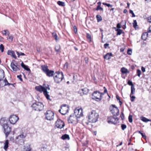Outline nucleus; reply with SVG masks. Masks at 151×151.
Instances as JSON below:
<instances>
[{
    "instance_id": "obj_12",
    "label": "nucleus",
    "mask_w": 151,
    "mask_h": 151,
    "mask_svg": "<svg viewBox=\"0 0 151 151\" xmlns=\"http://www.w3.org/2000/svg\"><path fill=\"white\" fill-rule=\"evenodd\" d=\"M118 119L114 116H110L108 118V122L112 124H115L118 122Z\"/></svg>"
},
{
    "instance_id": "obj_35",
    "label": "nucleus",
    "mask_w": 151,
    "mask_h": 151,
    "mask_svg": "<svg viewBox=\"0 0 151 151\" xmlns=\"http://www.w3.org/2000/svg\"><path fill=\"white\" fill-rule=\"evenodd\" d=\"M104 91L103 92L101 93L100 92V94H101V98H102V95L104 94L105 93H107V91L106 88L105 87H104Z\"/></svg>"
},
{
    "instance_id": "obj_23",
    "label": "nucleus",
    "mask_w": 151,
    "mask_h": 151,
    "mask_svg": "<svg viewBox=\"0 0 151 151\" xmlns=\"http://www.w3.org/2000/svg\"><path fill=\"white\" fill-rule=\"evenodd\" d=\"M4 77V71L2 70H0V79H3Z\"/></svg>"
},
{
    "instance_id": "obj_11",
    "label": "nucleus",
    "mask_w": 151,
    "mask_h": 151,
    "mask_svg": "<svg viewBox=\"0 0 151 151\" xmlns=\"http://www.w3.org/2000/svg\"><path fill=\"white\" fill-rule=\"evenodd\" d=\"M46 118L48 120H51L53 119L54 113L50 110L47 111L45 114Z\"/></svg>"
},
{
    "instance_id": "obj_31",
    "label": "nucleus",
    "mask_w": 151,
    "mask_h": 151,
    "mask_svg": "<svg viewBox=\"0 0 151 151\" xmlns=\"http://www.w3.org/2000/svg\"><path fill=\"white\" fill-rule=\"evenodd\" d=\"M2 34L3 35H9V33L7 30H4L2 31Z\"/></svg>"
},
{
    "instance_id": "obj_33",
    "label": "nucleus",
    "mask_w": 151,
    "mask_h": 151,
    "mask_svg": "<svg viewBox=\"0 0 151 151\" xmlns=\"http://www.w3.org/2000/svg\"><path fill=\"white\" fill-rule=\"evenodd\" d=\"M55 50L56 51L59 52L60 50V45H58L55 46Z\"/></svg>"
},
{
    "instance_id": "obj_22",
    "label": "nucleus",
    "mask_w": 151,
    "mask_h": 151,
    "mask_svg": "<svg viewBox=\"0 0 151 151\" xmlns=\"http://www.w3.org/2000/svg\"><path fill=\"white\" fill-rule=\"evenodd\" d=\"M112 54L111 53H107L104 56V58L105 59L109 60L111 58V57L112 56Z\"/></svg>"
},
{
    "instance_id": "obj_7",
    "label": "nucleus",
    "mask_w": 151,
    "mask_h": 151,
    "mask_svg": "<svg viewBox=\"0 0 151 151\" xmlns=\"http://www.w3.org/2000/svg\"><path fill=\"white\" fill-rule=\"evenodd\" d=\"M101 95L99 91H94L92 94V99L96 101H100L102 99V98H101Z\"/></svg>"
},
{
    "instance_id": "obj_4",
    "label": "nucleus",
    "mask_w": 151,
    "mask_h": 151,
    "mask_svg": "<svg viewBox=\"0 0 151 151\" xmlns=\"http://www.w3.org/2000/svg\"><path fill=\"white\" fill-rule=\"evenodd\" d=\"M26 136V134H23L19 135L14 140V142L19 145L23 144L24 143V139L25 138Z\"/></svg>"
},
{
    "instance_id": "obj_29",
    "label": "nucleus",
    "mask_w": 151,
    "mask_h": 151,
    "mask_svg": "<svg viewBox=\"0 0 151 151\" xmlns=\"http://www.w3.org/2000/svg\"><path fill=\"white\" fill-rule=\"evenodd\" d=\"M140 118H141V120L142 121H143V122H147L150 121V119H147V118H146L142 116L140 117Z\"/></svg>"
},
{
    "instance_id": "obj_37",
    "label": "nucleus",
    "mask_w": 151,
    "mask_h": 151,
    "mask_svg": "<svg viewBox=\"0 0 151 151\" xmlns=\"http://www.w3.org/2000/svg\"><path fill=\"white\" fill-rule=\"evenodd\" d=\"M135 89L134 88V86H131V95L132 94H133L135 92Z\"/></svg>"
},
{
    "instance_id": "obj_61",
    "label": "nucleus",
    "mask_w": 151,
    "mask_h": 151,
    "mask_svg": "<svg viewBox=\"0 0 151 151\" xmlns=\"http://www.w3.org/2000/svg\"><path fill=\"white\" fill-rule=\"evenodd\" d=\"M68 62H66L64 65V68H68Z\"/></svg>"
},
{
    "instance_id": "obj_18",
    "label": "nucleus",
    "mask_w": 151,
    "mask_h": 151,
    "mask_svg": "<svg viewBox=\"0 0 151 151\" xmlns=\"http://www.w3.org/2000/svg\"><path fill=\"white\" fill-rule=\"evenodd\" d=\"M54 72L53 70H49L45 73L46 76L49 77H52L54 75Z\"/></svg>"
},
{
    "instance_id": "obj_56",
    "label": "nucleus",
    "mask_w": 151,
    "mask_h": 151,
    "mask_svg": "<svg viewBox=\"0 0 151 151\" xmlns=\"http://www.w3.org/2000/svg\"><path fill=\"white\" fill-rule=\"evenodd\" d=\"M109 44L108 43H106L104 45V47L105 48H106L107 47L109 48Z\"/></svg>"
},
{
    "instance_id": "obj_49",
    "label": "nucleus",
    "mask_w": 151,
    "mask_h": 151,
    "mask_svg": "<svg viewBox=\"0 0 151 151\" xmlns=\"http://www.w3.org/2000/svg\"><path fill=\"white\" fill-rule=\"evenodd\" d=\"M132 53V50L131 49H128L127 51V54L129 55H131Z\"/></svg>"
},
{
    "instance_id": "obj_16",
    "label": "nucleus",
    "mask_w": 151,
    "mask_h": 151,
    "mask_svg": "<svg viewBox=\"0 0 151 151\" xmlns=\"http://www.w3.org/2000/svg\"><path fill=\"white\" fill-rule=\"evenodd\" d=\"M11 67L12 70V71L16 72L20 70L21 67L20 65L16 66L14 64V62H11Z\"/></svg>"
},
{
    "instance_id": "obj_20",
    "label": "nucleus",
    "mask_w": 151,
    "mask_h": 151,
    "mask_svg": "<svg viewBox=\"0 0 151 151\" xmlns=\"http://www.w3.org/2000/svg\"><path fill=\"white\" fill-rule=\"evenodd\" d=\"M21 66L25 70L28 71L29 73L31 72V70L30 69L28 68V67L26 65H24L23 63L22 62L21 63Z\"/></svg>"
},
{
    "instance_id": "obj_27",
    "label": "nucleus",
    "mask_w": 151,
    "mask_h": 151,
    "mask_svg": "<svg viewBox=\"0 0 151 151\" xmlns=\"http://www.w3.org/2000/svg\"><path fill=\"white\" fill-rule=\"evenodd\" d=\"M9 141L8 140H6L5 142L4 143V149L5 150H6L8 147Z\"/></svg>"
},
{
    "instance_id": "obj_63",
    "label": "nucleus",
    "mask_w": 151,
    "mask_h": 151,
    "mask_svg": "<svg viewBox=\"0 0 151 151\" xmlns=\"http://www.w3.org/2000/svg\"><path fill=\"white\" fill-rule=\"evenodd\" d=\"M45 88L47 90V89L49 90H50V86L49 85H47V86H45Z\"/></svg>"
},
{
    "instance_id": "obj_19",
    "label": "nucleus",
    "mask_w": 151,
    "mask_h": 151,
    "mask_svg": "<svg viewBox=\"0 0 151 151\" xmlns=\"http://www.w3.org/2000/svg\"><path fill=\"white\" fill-rule=\"evenodd\" d=\"M7 54L8 55H10L15 59H17V57L15 55V52L13 51L10 50H8Z\"/></svg>"
},
{
    "instance_id": "obj_42",
    "label": "nucleus",
    "mask_w": 151,
    "mask_h": 151,
    "mask_svg": "<svg viewBox=\"0 0 151 151\" xmlns=\"http://www.w3.org/2000/svg\"><path fill=\"white\" fill-rule=\"evenodd\" d=\"M86 37L87 38L91 41V37L89 33H87Z\"/></svg>"
},
{
    "instance_id": "obj_52",
    "label": "nucleus",
    "mask_w": 151,
    "mask_h": 151,
    "mask_svg": "<svg viewBox=\"0 0 151 151\" xmlns=\"http://www.w3.org/2000/svg\"><path fill=\"white\" fill-rule=\"evenodd\" d=\"M116 99L117 100H119V103L120 104H122V102L120 101L119 96L118 95L116 96Z\"/></svg>"
},
{
    "instance_id": "obj_43",
    "label": "nucleus",
    "mask_w": 151,
    "mask_h": 151,
    "mask_svg": "<svg viewBox=\"0 0 151 151\" xmlns=\"http://www.w3.org/2000/svg\"><path fill=\"white\" fill-rule=\"evenodd\" d=\"M4 47L3 44H1L0 45V50H1V52H3L4 51Z\"/></svg>"
},
{
    "instance_id": "obj_2",
    "label": "nucleus",
    "mask_w": 151,
    "mask_h": 151,
    "mask_svg": "<svg viewBox=\"0 0 151 151\" xmlns=\"http://www.w3.org/2000/svg\"><path fill=\"white\" fill-rule=\"evenodd\" d=\"M35 89L37 91H39L41 93L43 92V94L46 98L47 99H50V96L48 94V92L47 91V89L45 87L40 85L39 86H36L35 87Z\"/></svg>"
},
{
    "instance_id": "obj_5",
    "label": "nucleus",
    "mask_w": 151,
    "mask_h": 151,
    "mask_svg": "<svg viewBox=\"0 0 151 151\" xmlns=\"http://www.w3.org/2000/svg\"><path fill=\"white\" fill-rule=\"evenodd\" d=\"M110 109L114 116H116L119 115V110L114 104L111 105L110 107Z\"/></svg>"
},
{
    "instance_id": "obj_51",
    "label": "nucleus",
    "mask_w": 151,
    "mask_h": 151,
    "mask_svg": "<svg viewBox=\"0 0 151 151\" xmlns=\"http://www.w3.org/2000/svg\"><path fill=\"white\" fill-rule=\"evenodd\" d=\"M129 13L132 14V17H134L135 16L134 13L133 12V11L131 9L129 10Z\"/></svg>"
},
{
    "instance_id": "obj_17",
    "label": "nucleus",
    "mask_w": 151,
    "mask_h": 151,
    "mask_svg": "<svg viewBox=\"0 0 151 151\" xmlns=\"http://www.w3.org/2000/svg\"><path fill=\"white\" fill-rule=\"evenodd\" d=\"M89 91V90L86 88L81 89L79 90V93L81 94V96L86 94Z\"/></svg>"
},
{
    "instance_id": "obj_59",
    "label": "nucleus",
    "mask_w": 151,
    "mask_h": 151,
    "mask_svg": "<svg viewBox=\"0 0 151 151\" xmlns=\"http://www.w3.org/2000/svg\"><path fill=\"white\" fill-rule=\"evenodd\" d=\"M9 39L11 41H12L13 40V36L12 35H9Z\"/></svg>"
},
{
    "instance_id": "obj_15",
    "label": "nucleus",
    "mask_w": 151,
    "mask_h": 151,
    "mask_svg": "<svg viewBox=\"0 0 151 151\" xmlns=\"http://www.w3.org/2000/svg\"><path fill=\"white\" fill-rule=\"evenodd\" d=\"M55 124L57 128L60 129L63 127L65 125L64 123L60 119L58 120L56 122Z\"/></svg>"
},
{
    "instance_id": "obj_44",
    "label": "nucleus",
    "mask_w": 151,
    "mask_h": 151,
    "mask_svg": "<svg viewBox=\"0 0 151 151\" xmlns=\"http://www.w3.org/2000/svg\"><path fill=\"white\" fill-rule=\"evenodd\" d=\"M17 52V54L18 55V57H19V56L20 55L24 56V55H25V54H24L23 53H22V52Z\"/></svg>"
},
{
    "instance_id": "obj_10",
    "label": "nucleus",
    "mask_w": 151,
    "mask_h": 151,
    "mask_svg": "<svg viewBox=\"0 0 151 151\" xmlns=\"http://www.w3.org/2000/svg\"><path fill=\"white\" fill-rule=\"evenodd\" d=\"M3 127L4 129V133L6 136V139H7L11 132V128L8 126L7 124L5 123L3 124Z\"/></svg>"
},
{
    "instance_id": "obj_8",
    "label": "nucleus",
    "mask_w": 151,
    "mask_h": 151,
    "mask_svg": "<svg viewBox=\"0 0 151 151\" xmlns=\"http://www.w3.org/2000/svg\"><path fill=\"white\" fill-rule=\"evenodd\" d=\"M75 116L79 119L81 117L83 116V110L81 108L78 107L76 108L74 111Z\"/></svg>"
},
{
    "instance_id": "obj_3",
    "label": "nucleus",
    "mask_w": 151,
    "mask_h": 151,
    "mask_svg": "<svg viewBox=\"0 0 151 151\" xmlns=\"http://www.w3.org/2000/svg\"><path fill=\"white\" fill-rule=\"evenodd\" d=\"M56 73L57 75L53 77L54 81L56 83H59L61 82L64 78V75L62 72H56L55 74Z\"/></svg>"
},
{
    "instance_id": "obj_32",
    "label": "nucleus",
    "mask_w": 151,
    "mask_h": 151,
    "mask_svg": "<svg viewBox=\"0 0 151 151\" xmlns=\"http://www.w3.org/2000/svg\"><path fill=\"white\" fill-rule=\"evenodd\" d=\"M116 31L117 32V35H120L122 33H124L120 29H116Z\"/></svg>"
},
{
    "instance_id": "obj_58",
    "label": "nucleus",
    "mask_w": 151,
    "mask_h": 151,
    "mask_svg": "<svg viewBox=\"0 0 151 151\" xmlns=\"http://www.w3.org/2000/svg\"><path fill=\"white\" fill-rule=\"evenodd\" d=\"M12 62H14V64L16 66H17L18 65H19L16 62L15 60H13Z\"/></svg>"
},
{
    "instance_id": "obj_47",
    "label": "nucleus",
    "mask_w": 151,
    "mask_h": 151,
    "mask_svg": "<svg viewBox=\"0 0 151 151\" xmlns=\"http://www.w3.org/2000/svg\"><path fill=\"white\" fill-rule=\"evenodd\" d=\"M102 4L104 5H106V6H107L109 7H112V5L110 4H107V3H105V2H103L102 3Z\"/></svg>"
},
{
    "instance_id": "obj_48",
    "label": "nucleus",
    "mask_w": 151,
    "mask_h": 151,
    "mask_svg": "<svg viewBox=\"0 0 151 151\" xmlns=\"http://www.w3.org/2000/svg\"><path fill=\"white\" fill-rule=\"evenodd\" d=\"M122 129L124 130L127 127V126L124 124H122L121 126Z\"/></svg>"
},
{
    "instance_id": "obj_46",
    "label": "nucleus",
    "mask_w": 151,
    "mask_h": 151,
    "mask_svg": "<svg viewBox=\"0 0 151 151\" xmlns=\"http://www.w3.org/2000/svg\"><path fill=\"white\" fill-rule=\"evenodd\" d=\"M133 27L135 28L136 27H137V23L136 20H134L133 21Z\"/></svg>"
},
{
    "instance_id": "obj_36",
    "label": "nucleus",
    "mask_w": 151,
    "mask_h": 151,
    "mask_svg": "<svg viewBox=\"0 0 151 151\" xmlns=\"http://www.w3.org/2000/svg\"><path fill=\"white\" fill-rule=\"evenodd\" d=\"M52 36L55 38L56 41L58 40L57 35L56 33L53 32L52 33Z\"/></svg>"
},
{
    "instance_id": "obj_50",
    "label": "nucleus",
    "mask_w": 151,
    "mask_h": 151,
    "mask_svg": "<svg viewBox=\"0 0 151 151\" xmlns=\"http://www.w3.org/2000/svg\"><path fill=\"white\" fill-rule=\"evenodd\" d=\"M137 76L139 77H140V75L141 74V70H139V69H138L137 70Z\"/></svg>"
},
{
    "instance_id": "obj_53",
    "label": "nucleus",
    "mask_w": 151,
    "mask_h": 151,
    "mask_svg": "<svg viewBox=\"0 0 151 151\" xmlns=\"http://www.w3.org/2000/svg\"><path fill=\"white\" fill-rule=\"evenodd\" d=\"M17 78H18L21 81H22L23 80L22 78V75H21L17 76Z\"/></svg>"
},
{
    "instance_id": "obj_9",
    "label": "nucleus",
    "mask_w": 151,
    "mask_h": 151,
    "mask_svg": "<svg viewBox=\"0 0 151 151\" xmlns=\"http://www.w3.org/2000/svg\"><path fill=\"white\" fill-rule=\"evenodd\" d=\"M79 121V119L74 115H70L69 118L68 119V121L69 123L76 124Z\"/></svg>"
},
{
    "instance_id": "obj_62",
    "label": "nucleus",
    "mask_w": 151,
    "mask_h": 151,
    "mask_svg": "<svg viewBox=\"0 0 151 151\" xmlns=\"http://www.w3.org/2000/svg\"><path fill=\"white\" fill-rule=\"evenodd\" d=\"M141 70L143 72H144L145 71V69L144 67H142Z\"/></svg>"
},
{
    "instance_id": "obj_13",
    "label": "nucleus",
    "mask_w": 151,
    "mask_h": 151,
    "mask_svg": "<svg viewBox=\"0 0 151 151\" xmlns=\"http://www.w3.org/2000/svg\"><path fill=\"white\" fill-rule=\"evenodd\" d=\"M19 119V117L15 115H13L10 116L9 119V121L11 124H14Z\"/></svg>"
},
{
    "instance_id": "obj_41",
    "label": "nucleus",
    "mask_w": 151,
    "mask_h": 151,
    "mask_svg": "<svg viewBox=\"0 0 151 151\" xmlns=\"http://www.w3.org/2000/svg\"><path fill=\"white\" fill-rule=\"evenodd\" d=\"M100 6H97V8L96 9V11L100 10L101 11H103V8H102Z\"/></svg>"
},
{
    "instance_id": "obj_40",
    "label": "nucleus",
    "mask_w": 151,
    "mask_h": 151,
    "mask_svg": "<svg viewBox=\"0 0 151 151\" xmlns=\"http://www.w3.org/2000/svg\"><path fill=\"white\" fill-rule=\"evenodd\" d=\"M6 120L5 118H1L0 120V123L1 124H4Z\"/></svg>"
},
{
    "instance_id": "obj_21",
    "label": "nucleus",
    "mask_w": 151,
    "mask_h": 151,
    "mask_svg": "<svg viewBox=\"0 0 151 151\" xmlns=\"http://www.w3.org/2000/svg\"><path fill=\"white\" fill-rule=\"evenodd\" d=\"M42 70L43 72L45 73L47 72L49 69L48 68V67L47 65H42L41 66Z\"/></svg>"
},
{
    "instance_id": "obj_30",
    "label": "nucleus",
    "mask_w": 151,
    "mask_h": 151,
    "mask_svg": "<svg viewBox=\"0 0 151 151\" xmlns=\"http://www.w3.org/2000/svg\"><path fill=\"white\" fill-rule=\"evenodd\" d=\"M4 86L6 85H13V84H11L8 83L7 80H6V78L4 80Z\"/></svg>"
},
{
    "instance_id": "obj_6",
    "label": "nucleus",
    "mask_w": 151,
    "mask_h": 151,
    "mask_svg": "<svg viewBox=\"0 0 151 151\" xmlns=\"http://www.w3.org/2000/svg\"><path fill=\"white\" fill-rule=\"evenodd\" d=\"M69 106L67 104H63L60 106V109L59 111L62 115H65L68 112L69 109Z\"/></svg>"
},
{
    "instance_id": "obj_60",
    "label": "nucleus",
    "mask_w": 151,
    "mask_h": 151,
    "mask_svg": "<svg viewBox=\"0 0 151 151\" xmlns=\"http://www.w3.org/2000/svg\"><path fill=\"white\" fill-rule=\"evenodd\" d=\"M116 27L118 28L117 29H119L121 28V26L119 23L117 24L116 25Z\"/></svg>"
},
{
    "instance_id": "obj_39",
    "label": "nucleus",
    "mask_w": 151,
    "mask_h": 151,
    "mask_svg": "<svg viewBox=\"0 0 151 151\" xmlns=\"http://www.w3.org/2000/svg\"><path fill=\"white\" fill-rule=\"evenodd\" d=\"M129 121V122L132 123L133 121L132 116L129 115L128 117Z\"/></svg>"
},
{
    "instance_id": "obj_24",
    "label": "nucleus",
    "mask_w": 151,
    "mask_h": 151,
    "mask_svg": "<svg viewBox=\"0 0 151 151\" xmlns=\"http://www.w3.org/2000/svg\"><path fill=\"white\" fill-rule=\"evenodd\" d=\"M61 138L63 140L68 139L69 140L70 139V137L68 135L65 134L62 136Z\"/></svg>"
},
{
    "instance_id": "obj_14",
    "label": "nucleus",
    "mask_w": 151,
    "mask_h": 151,
    "mask_svg": "<svg viewBox=\"0 0 151 151\" xmlns=\"http://www.w3.org/2000/svg\"><path fill=\"white\" fill-rule=\"evenodd\" d=\"M31 106L35 111H40L43 109V104H32Z\"/></svg>"
},
{
    "instance_id": "obj_34",
    "label": "nucleus",
    "mask_w": 151,
    "mask_h": 151,
    "mask_svg": "<svg viewBox=\"0 0 151 151\" xmlns=\"http://www.w3.org/2000/svg\"><path fill=\"white\" fill-rule=\"evenodd\" d=\"M57 4L61 6H65V3L60 1H58L57 2Z\"/></svg>"
},
{
    "instance_id": "obj_55",
    "label": "nucleus",
    "mask_w": 151,
    "mask_h": 151,
    "mask_svg": "<svg viewBox=\"0 0 151 151\" xmlns=\"http://www.w3.org/2000/svg\"><path fill=\"white\" fill-rule=\"evenodd\" d=\"M73 29L74 30V31L75 33L76 34L77 32V27L76 26H75L73 27Z\"/></svg>"
},
{
    "instance_id": "obj_38",
    "label": "nucleus",
    "mask_w": 151,
    "mask_h": 151,
    "mask_svg": "<svg viewBox=\"0 0 151 151\" xmlns=\"http://www.w3.org/2000/svg\"><path fill=\"white\" fill-rule=\"evenodd\" d=\"M4 86V81L3 79H0V88Z\"/></svg>"
},
{
    "instance_id": "obj_26",
    "label": "nucleus",
    "mask_w": 151,
    "mask_h": 151,
    "mask_svg": "<svg viewBox=\"0 0 151 151\" xmlns=\"http://www.w3.org/2000/svg\"><path fill=\"white\" fill-rule=\"evenodd\" d=\"M148 34L147 32H145L143 33L141 36L142 39L144 40H146Z\"/></svg>"
},
{
    "instance_id": "obj_1",
    "label": "nucleus",
    "mask_w": 151,
    "mask_h": 151,
    "mask_svg": "<svg viewBox=\"0 0 151 151\" xmlns=\"http://www.w3.org/2000/svg\"><path fill=\"white\" fill-rule=\"evenodd\" d=\"M99 114L95 111H92L88 114V121L91 123H95L98 121Z\"/></svg>"
},
{
    "instance_id": "obj_45",
    "label": "nucleus",
    "mask_w": 151,
    "mask_h": 151,
    "mask_svg": "<svg viewBox=\"0 0 151 151\" xmlns=\"http://www.w3.org/2000/svg\"><path fill=\"white\" fill-rule=\"evenodd\" d=\"M127 84L131 86H134V84H133L132 82L130 80H129L127 82Z\"/></svg>"
},
{
    "instance_id": "obj_28",
    "label": "nucleus",
    "mask_w": 151,
    "mask_h": 151,
    "mask_svg": "<svg viewBox=\"0 0 151 151\" xmlns=\"http://www.w3.org/2000/svg\"><path fill=\"white\" fill-rule=\"evenodd\" d=\"M96 18L97 19L98 22L101 21L102 20V18L98 14L96 16Z\"/></svg>"
},
{
    "instance_id": "obj_25",
    "label": "nucleus",
    "mask_w": 151,
    "mask_h": 151,
    "mask_svg": "<svg viewBox=\"0 0 151 151\" xmlns=\"http://www.w3.org/2000/svg\"><path fill=\"white\" fill-rule=\"evenodd\" d=\"M121 70L122 73L123 74H127L129 73V71L127 69L124 67H122L121 68Z\"/></svg>"
},
{
    "instance_id": "obj_64",
    "label": "nucleus",
    "mask_w": 151,
    "mask_h": 151,
    "mask_svg": "<svg viewBox=\"0 0 151 151\" xmlns=\"http://www.w3.org/2000/svg\"><path fill=\"white\" fill-rule=\"evenodd\" d=\"M148 20L149 22L151 23V16L148 18Z\"/></svg>"
},
{
    "instance_id": "obj_57",
    "label": "nucleus",
    "mask_w": 151,
    "mask_h": 151,
    "mask_svg": "<svg viewBox=\"0 0 151 151\" xmlns=\"http://www.w3.org/2000/svg\"><path fill=\"white\" fill-rule=\"evenodd\" d=\"M130 96L131 97V101H134V99L135 98V97L134 96H131V94H130Z\"/></svg>"
},
{
    "instance_id": "obj_54",
    "label": "nucleus",
    "mask_w": 151,
    "mask_h": 151,
    "mask_svg": "<svg viewBox=\"0 0 151 151\" xmlns=\"http://www.w3.org/2000/svg\"><path fill=\"white\" fill-rule=\"evenodd\" d=\"M9 140H10V141H13V142H14V136L10 137Z\"/></svg>"
}]
</instances>
